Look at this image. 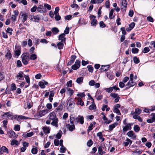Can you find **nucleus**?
<instances>
[{
	"label": "nucleus",
	"instance_id": "1",
	"mask_svg": "<svg viewBox=\"0 0 155 155\" xmlns=\"http://www.w3.org/2000/svg\"><path fill=\"white\" fill-rule=\"evenodd\" d=\"M74 103L71 99H69L67 102V107L68 110H71L74 107Z\"/></svg>",
	"mask_w": 155,
	"mask_h": 155
},
{
	"label": "nucleus",
	"instance_id": "2",
	"mask_svg": "<svg viewBox=\"0 0 155 155\" xmlns=\"http://www.w3.org/2000/svg\"><path fill=\"white\" fill-rule=\"evenodd\" d=\"M20 16L21 18H22V22L24 24L28 18V14L25 11H21L20 13Z\"/></svg>",
	"mask_w": 155,
	"mask_h": 155
},
{
	"label": "nucleus",
	"instance_id": "3",
	"mask_svg": "<svg viewBox=\"0 0 155 155\" xmlns=\"http://www.w3.org/2000/svg\"><path fill=\"white\" fill-rule=\"evenodd\" d=\"M127 5V2L126 0H123L122 1V4L121 10L123 12V14L125 13V11L126 10Z\"/></svg>",
	"mask_w": 155,
	"mask_h": 155
},
{
	"label": "nucleus",
	"instance_id": "4",
	"mask_svg": "<svg viewBox=\"0 0 155 155\" xmlns=\"http://www.w3.org/2000/svg\"><path fill=\"white\" fill-rule=\"evenodd\" d=\"M21 47L20 46L16 45L15 50V54L18 58L20 54Z\"/></svg>",
	"mask_w": 155,
	"mask_h": 155
},
{
	"label": "nucleus",
	"instance_id": "5",
	"mask_svg": "<svg viewBox=\"0 0 155 155\" xmlns=\"http://www.w3.org/2000/svg\"><path fill=\"white\" fill-rule=\"evenodd\" d=\"M65 104L64 101H61L58 107L56 109L55 111L56 112H60L62 111L64 105Z\"/></svg>",
	"mask_w": 155,
	"mask_h": 155
},
{
	"label": "nucleus",
	"instance_id": "6",
	"mask_svg": "<svg viewBox=\"0 0 155 155\" xmlns=\"http://www.w3.org/2000/svg\"><path fill=\"white\" fill-rule=\"evenodd\" d=\"M80 61L77 60L75 62V64L72 66L71 68L73 70H76L80 67Z\"/></svg>",
	"mask_w": 155,
	"mask_h": 155
},
{
	"label": "nucleus",
	"instance_id": "7",
	"mask_svg": "<svg viewBox=\"0 0 155 155\" xmlns=\"http://www.w3.org/2000/svg\"><path fill=\"white\" fill-rule=\"evenodd\" d=\"M84 118L83 116L78 115L77 117H76V123L77 124L80 123L81 124H82L84 123Z\"/></svg>",
	"mask_w": 155,
	"mask_h": 155
},
{
	"label": "nucleus",
	"instance_id": "8",
	"mask_svg": "<svg viewBox=\"0 0 155 155\" xmlns=\"http://www.w3.org/2000/svg\"><path fill=\"white\" fill-rule=\"evenodd\" d=\"M24 73L22 71H20L18 74L16 76L15 78H17V79L19 80H23L24 78H23Z\"/></svg>",
	"mask_w": 155,
	"mask_h": 155
},
{
	"label": "nucleus",
	"instance_id": "9",
	"mask_svg": "<svg viewBox=\"0 0 155 155\" xmlns=\"http://www.w3.org/2000/svg\"><path fill=\"white\" fill-rule=\"evenodd\" d=\"M37 11L38 12L42 13H45L47 12V10L46 8H44L42 5H39L37 8Z\"/></svg>",
	"mask_w": 155,
	"mask_h": 155
},
{
	"label": "nucleus",
	"instance_id": "10",
	"mask_svg": "<svg viewBox=\"0 0 155 155\" xmlns=\"http://www.w3.org/2000/svg\"><path fill=\"white\" fill-rule=\"evenodd\" d=\"M14 15H12L11 19L12 21H15L18 15L19 12L18 10H14Z\"/></svg>",
	"mask_w": 155,
	"mask_h": 155
},
{
	"label": "nucleus",
	"instance_id": "11",
	"mask_svg": "<svg viewBox=\"0 0 155 155\" xmlns=\"http://www.w3.org/2000/svg\"><path fill=\"white\" fill-rule=\"evenodd\" d=\"M43 81H40L39 82V86L42 88H44L45 87V85H47L48 82L45 80H43Z\"/></svg>",
	"mask_w": 155,
	"mask_h": 155
},
{
	"label": "nucleus",
	"instance_id": "12",
	"mask_svg": "<svg viewBox=\"0 0 155 155\" xmlns=\"http://www.w3.org/2000/svg\"><path fill=\"white\" fill-rule=\"evenodd\" d=\"M48 112L49 110L47 109L40 111L38 113V116L40 117H41L48 113Z\"/></svg>",
	"mask_w": 155,
	"mask_h": 155
},
{
	"label": "nucleus",
	"instance_id": "13",
	"mask_svg": "<svg viewBox=\"0 0 155 155\" xmlns=\"http://www.w3.org/2000/svg\"><path fill=\"white\" fill-rule=\"evenodd\" d=\"M151 115L152 116L151 119H147V122L149 123L155 122V113H152Z\"/></svg>",
	"mask_w": 155,
	"mask_h": 155
},
{
	"label": "nucleus",
	"instance_id": "14",
	"mask_svg": "<svg viewBox=\"0 0 155 155\" xmlns=\"http://www.w3.org/2000/svg\"><path fill=\"white\" fill-rule=\"evenodd\" d=\"M15 118H17V120L18 121H19L20 120H25L28 118L27 117L22 115H15Z\"/></svg>",
	"mask_w": 155,
	"mask_h": 155
},
{
	"label": "nucleus",
	"instance_id": "15",
	"mask_svg": "<svg viewBox=\"0 0 155 155\" xmlns=\"http://www.w3.org/2000/svg\"><path fill=\"white\" fill-rule=\"evenodd\" d=\"M65 36V34L64 33H62L60 35L58 36V40H61L62 42H65L66 38H64Z\"/></svg>",
	"mask_w": 155,
	"mask_h": 155
},
{
	"label": "nucleus",
	"instance_id": "16",
	"mask_svg": "<svg viewBox=\"0 0 155 155\" xmlns=\"http://www.w3.org/2000/svg\"><path fill=\"white\" fill-rule=\"evenodd\" d=\"M5 57L7 59L8 58L9 60H10L12 57V54L10 50L8 49L7 50V52L5 55Z\"/></svg>",
	"mask_w": 155,
	"mask_h": 155
},
{
	"label": "nucleus",
	"instance_id": "17",
	"mask_svg": "<svg viewBox=\"0 0 155 155\" xmlns=\"http://www.w3.org/2000/svg\"><path fill=\"white\" fill-rule=\"evenodd\" d=\"M66 127L71 131H73L75 129V126L74 124L71 125L69 124H66Z\"/></svg>",
	"mask_w": 155,
	"mask_h": 155
},
{
	"label": "nucleus",
	"instance_id": "18",
	"mask_svg": "<svg viewBox=\"0 0 155 155\" xmlns=\"http://www.w3.org/2000/svg\"><path fill=\"white\" fill-rule=\"evenodd\" d=\"M131 129V124H130L129 123L127 124V125L123 128V131L125 132L127 131L128 130Z\"/></svg>",
	"mask_w": 155,
	"mask_h": 155
},
{
	"label": "nucleus",
	"instance_id": "19",
	"mask_svg": "<svg viewBox=\"0 0 155 155\" xmlns=\"http://www.w3.org/2000/svg\"><path fill=\"white\" fill-rule=\"evenodd\" d=\"M42 129L45 135H46L47 134L49 133L50 132V130L48 127H44L42 128Z\"/></svg>",
	"mask_w": 155,
	"mask_h": 155
},
{
	"label": "nucleus",
	"instance_id": "20",
	"mask_svg": "<svg viewBox=\"0 0 155 155\" xmlns=\"http://www.w3.org/2000/svg\"><path fill=\"white\" fill-rule=\"evenodd\" d=\"M52 120V122L51 123V124L53 126H55L56 127H58V118H56Z\"/></svg>",
	"mask_w": 155,
	"mask_h": 155
},
{
	"label": "nucleus",
	"instance_id": "21",
	"mask_svg": "<svg viewBox=\"0 0 155 155\" xmlns=\"http://www.w3.org/2000/svg\"><path fill=\"white\" fill-rule=\"evenodd\" d=\"M41 16L39 15H34V21L38 22V21L41 19Z\"/></svg>",
	"mask_w": 155,
	"mask_h": 155
},
{
	"label": "nucleus",
	"instance_id": "22",
	"mask_svg": "<svg viewBox=\"0 0 155 155\" xmlns=\"http://www.w3.org/2000/svg\"><path fill=\"white\" fill-rule=\"evenodd\" d=\"M56 114L54 112L51 113L49 114V119L53 120L56 118Z\"/></svg>",
	"mask_w": 155,
	"mask_h": 155
},
{
	"label": "nucleus",
	"instance_id": "23",
	"mask_svg": "<svg viewBox=\"0 0 155 155\" xmlns=\"http://www.w3.org/2000/svg\"><path fill=\"white\" fill-rule=\"evenodd\" d=\"M19 143L18 141L15 139L12 140L11 143V145L12 146H14L15 145L16 146H18V145Z\"/></svg>",
	"mask_w": 155,
	"mask_h": 155
},
{
	"label": "nucleus",
	"instance_id": "24",
	"mask_svg": "<svg viewBox=\"0 0 155 155\" xmlns=\"http://www.w3.org/2000/svg\"><path fill=\"white\" fill-rule=\"evenodd\" d=\"M141 112V110L139 108H137L135 109V112L133 113H131V114L133 116L134 115H136L135 114H137V115H139Z\"/></svg>",
	"mask_w": 155,
	"mask_h": 155
},
{
	"label": "nucleus",
	"instance_id": "25",
	"mask_svg": "<svg viewBox=\"0 0 155 155\" xmlns=\"http://www.w3.org/2000/svg\"><path fill=\"white\" fill-rule=\"evenodd\" d=\"M76 120V117H74L73 115H71L70 116V123L71 124H74V120Z\"/></svg>",
	"mask_w": 155,
	"mask_h": 155
},
{
	"label": "nucleus",
	"instance_id": "26",
	"mask_svg": "<svg viewBox=\"0 0 155 155\" xmlns=\"http://www.w3.org/2000/svg\"><path fill=\"white\" fill-rule=\"evenodd\" d=\"M27 53H23L21 56V58L22 59H25V60H28L29 59V55H27Z\"/></svg>",
	"mask_w": 155,
	"mask_h": 155
},
{
	"label": "nucleus",
	"instance_id": "27",
	"mask_svg": "<svg viewBox=\"0 0 155 155\" xmlns=\"http://www.w3.org/2000/svg\"><path fill=\"white\" fill-rule=\"evenodd\" d=\"M51 30L54 35L57 34L59 32V30L56 27L52 28Z\"/></svg>",
	"mask_w": 155,
	"mask_h": 155
},
{
	"label": "nucleus",
	"instance_id": "28",
	"mask_svg": "<svg viewBox=\"0 0 155 155\" xmlns=\"http://www.w3.org/2000/svg\"><path fill=\"white\" fill-rule=\"evenodd\" d=\"M91 26H93L95 27L97 24V21L96 19H91Z\"/></svg>",
	"mask_w": 155,
	"mask_h": 155
},
{
	"label": "nucleus",
	"instance_id": "29",
	"mask_svg": "<svg viewBox=\"0 0 155 155\" xmlns=\"http://www.w3.org/2000/svg\"><path fill=\"white\" fill-rule=\"evenodd\" d=\"M108 70L107 66L102 65L101 68L100 69V72H101L107 71Z\"/></svg>",
	"mask_w": 155,
	"mask_h": 155
},
{
	"label": "nucleus",
	"instance_id": "30",
	"mask_svg": "<svg viewBox=\"0 0 155 155\" xmlns=\"http://www.w3.org/2000/svg\"><path fill=\"white\" fill-rule=\"evenodd\" d=\"M83 78L82 77H81L77 78L76 81V82L79 84H81L83 81Z\"/></svg>",
	"mask_w": 155,
	"mask_h": 155
},
{
	"label": "nucleus",
	"instance_id": "31",
	"mask_svg": "<svg viewBox=\"0 0 155 155\" xmlns=\"http://www.w3.org/2000/svg\"><path fill=\"white\" fill-rule=\"evenodd\" d=\"M133 118L134 119L138 120L140 122L142 121V119L140 116H139L138 115H134L133 116Z\"/></svg>",
	"mask_w": 155,
	"mask_h": 155
},
{
	"label": "nucleus",
	"instance_id": "32",
	"mask_svg": "<svg viewBox=\"0 0 155 155\" xmlns=\"http://www.w3.org/2000/svg\"><path fill=\"white\" fill-rule=\"evenodd\" d=\"M63 42L61 41V42H59L57 44V46L59 49L60 50L63 48L64 47Z\"/></svg>",
	"mask_w": 155,
	"mask_h": 155
},
{
	"label": "nucleus",
	"instance_id": "33",
	"mask_svg": "<svg viewBox=\"0 0 155 155\" xmlns=\"http://www.w3.org/2000/svg\"><path fill=\"white\" fill-rule=\"evenodd\" d=\"M31 153L34 154H36L38 152V149L37 147L35 146H33V148L31 150Z\"/></svg>",
	"mask_w": 155,
	"mask_h": 155
},
{
	"label": "nucleus",
	"instance_id": "34",
	"mask_svg": "<svg viewBox=\"0 0 155 155\" xmlns=\"http://www.w3.org/2000/svg\"><path fill=\"white\" fill-rule=\"evenodd\" d=\"M78 102L77 103L78 105H80L81 106H83L84 104V102L82 101L81 98L79 97L78 98Z\"/></svg>",
	"mask_w": 155,
	"mask_h": 155
},
{
	"label": "nucleus",
	"instance_id": "35",
	"mask_svg": "<svg viewBox=\"0 0 155 155\" xmlns=\"http://www.w3.org/2000/svg\"><path fill=\"white\" fill-rule=\"evenodd\" d=\"M114 10L113 9H111L109 14V18L110 19H112L115 17L114 15H113Z\"/></svg>",
	"mask_w": 155,
	"mask_h": 155
},
{
	"label": "nucleus",
	"instance_id": "36",
	"mask_svg": "<svg viewBox=\"0 0 155 155\" xmlns=\"http://www.w3.org/2000/svg\"><path fill=\"white\" fill-rule=\"evenodd\" d=\"M117 124L116 123H114L110 125L109 126V130H112Z\"/></svg>",
	"mask_w": 155,
	"mask_h": 155
},
{
	"label": "nucleus",
	"instance_id": "37",
	"mask_svg": "<svg viewBox=\"0 0 155 155\" xmlns=\"http://www.w3.org/2000/svg\"><path fill=\"white\" fill-rule=\"evenodd\" d=\"M37 55L34 54H31L29 58V59L31 60H35L37 59Z\"/></svg>",
	"mask_w": 155,
	"mask_h": 155
},
{
	"label": "nucleus",
	"instance_id": "38",
	"mask_svg": "<svg viewBox=\"0 0 155 155\" xmlns=\"http://www.w3.org/2000/svg\"><path fill=\"white\" fill-rule=\"evenodd\" d=\"M134 129L135 132H137L139 131L140 128L137 125H135L134 126Z\"/></svg>",
	"mask_w": 155,
	"mask_h": 155
},
{
	"label": "nucleus",
	"instance_id": "39",
	"mask_svg": "<svg viewBox=\"0 0 155 155\" xmlns=\"http://www.w3.org/2000/svg\"><path fill=\"white\" fill-rule=\"evenodd\" d=\"M133 60L135 64H138L140 62V60L139 59L136 57H134L133 58Z\"/></svg>",
	"mask_w": 155,
	"mask_h": 155
},
{
	"label": "nucleus",
	"instance_id": "40",
	"mask_svg": "<svg viewBox=\"0 0 155 155\" xmlns=\"http://www.w3.org/2000/svg\"><path fill=\"white\" fill-rule=\"evenodd\" d=\"M150 49L149 48V47H145L144 48L143 50L142 51V52L146 53L150 51Z\"/></svg>",
	"mask_w": 155,
	"mask_h": 155
},
{
	"label": "nucleus",
	"instance_id": "41",
	"mask_svg": "<svg viewBox=\"0 0 155 155\" xmlns=\"http://www.w3.org/2000/svg\"><path fill=\"white\" fill-rule=\"evenodd\" d=\"M34 134L33 132H31L29 133L25 132L24 133L22 136H33Z\"/></svg>",
	"mask_w": 155,
	"mask_h": 155
},
{
	"label": "nucleus",
	"instance_id": "42",
	"mask_svg": "<svg viewBox=\"0 0 155 155\" xmlns=\"http://www.w3.org/2000/svg\"><path fill=\"white\" fill-rule=\"evenodd\" d=\"M66 151V148L63 146H61L60 148V152L61 153H64Z\"/></svg>",
	"mask_w": 155,
	"mask_h": 155
},
{
	"label": "nucleus",
	"instance_id": "43",
	"mask_svg": "<svg viewBox=\"0 0 155 155\" xmlns=\"http://www.w3.org/2000/svg\"><path fill=\"white\" fill-rule=\"evenodd\" d=\"M13 29L10 28H8L7 29L6 32L8 33H9L10 35H12V31Z\"/></svg>",
	"mask_w": 155,
	"mask_h": 155
},
{
	"label": "nucleus",
	"instance_id": "44",
	"mask_svg": "<svg viewBox=\"0 0 155 155\" xmlns=\"http://www.w3.org/2000/svg\"><path fill=\"white\" fill-rule=\"evenodd\" d=\"M96 108V106L95 104H93L90 105L89 107V109L90 110H94Z\"/></svg>",
	"mask_w": 155,
	"mask_h": 155
},
{
	"label": "nucleus",
	"instance_id": "45",
	"mask_svg": "<svg viewBox=\"0 0 155 155\" xmlns=\"http://www.w3.org/2000/svg\"><path fill=\"white\" fill-rule=\"evenodd\" d=\"M132 52L133 54L137 53L139 51V49L136 48L132 49Z\"/></svg>",
	"mask_w": 155,
	"mask_h": 155
},
{
	"label": "nucleus",
	"instance_id": "46",
	"mask_svg": "<svg viewBox=\"0 0 155 155\" xmlns=\"http://www.w3.org/2000/svg\"><path fill=\"white\" fill-rule=\"evenodd\" d=\"M100 27L101 28H104L106 27V25L102 21H101L99 22Z\"/></svg>",
	"mask_w": 155,
	"mask_h": 155
},
{
	"label": "nucleus",
	"instance_id": "47",
	"mask_svg": "<svg viewBox=\"0 0 155 155\" xmlns=\"http://www.w3.org/2000/svg\"><path fill=\"white\" fill-rule=\"evenodd\" d=\"M113 111L117 114L118 115H120L121 114L120 110L117 108H114Z\"/></svg>",
	"mask_w": 155,
	"mask_h": 155
},
{
	"label": "nucleus",
	"instance_id": "48",
	"mask_svg": "<svg viewBox=\"0 0 155 155\" xmlns=\"http://www.w3.org/2000/svg\"><path fill=\"white\" fill-rule=\"evenodd\" d=\"M88 70L91 72H92L93 71L94 68L91 65H88L87 66Z\"/></svg>",
	"mask_w": 155,
	"mask_h": 155
},
{
	"label": "nucleus",
	"instance_id": "49",
	"mask_svg": "<svg viewBox=\"0 0 155 155\" xmlns=\"http://www.w3.org/2000/svg\"><path fill=\"white\" fill-rule=\"evenodd\" d=\"M67 91H68V93L70 94V96H71L74 93V91L71 88L69 87L68 88Z\"/></svg>",
	"mask_w": 155,
	"mask_h": 155
},
{
	"label": "nucleus",
	"instance_id": "50",
	"mask_svg": "<svg viewBox=\"0 0 155 155\" xmlns=\"http://www.w3.org/2000/svg\"><path fill=\"white\" fill-rule=\"evenodd\" d=\"M44 8H47L48 10H50L51 8V5L47 3L44 4Z\"/></svg>",
	"mask_w": 155,
	"mask_h": 155
},
{
	"label": "nucleus",
	"instance_id": "51",
	"mask_svg": "<svg viewBox=\"0 0 155 155\" xmlns=\"http://www.w3.org/2000/svg\"><path fill=\"white\" fill-rule=\"evenodd\" d=\"M95 81L94 80H91L89 82V84L91 86H93L95 84Z\"/></svg>",
	"mask_w": 155,
	"mask_h": 155
},
{
	"label": "nucleus",
	"instance_id": "52",
	"mask_svg": "<svg viewBox=\"0 0 155 155\" xmlns=\"http://www.w3.org/2000/svg\"><path fill=\"white\" fill-rule=\"evenodd\" d=\"M11 89L12 91H14L16 89V87L15 84L14 83H12L11 84Z\"/></svg>",
	"mask_w": 155,
	"mask_h": 155
},
{
	"label": "nucleus",
	"instance_id": "53",
	"mask_svg": "<svg viewBox=\"0 0 155 155\" xmlns=\"http://www.w3.org/2000/svg\"><path fill=\"white\" fill-rule=\"evenodd\" d=\"M93 142L92 140H89L87 143V145L88 147H91L93 144Z\"/></svg>",
	"mask_w": 155,
	"mask_h": 155
},
{
	"label": "nucleus",
	"instance_id": "54",
	"mask_svg": "<svg viewBox=\"0 0 155 155\" xmlns=\"http://www.w3.org/2000/svg\"><path fill=\"white\" fill-rule=\"evenodd\" d=\"M1 148L4 152L8 153V149L5 147L3 146Z\"/></svg>",
	"mask_w": 155,
	"mask_h": 155
},
{
	"label": "nucleus",
	"instance_id": "55",
	"mask_svg": "<svg viewBox=\"0 0 155 155\" xmlns=\"http://www.w3.org/2000/svg\"><path fill=\"white\" fill-rule=\"evenodd\" d=\"M110 96L114 98H116L119 96L117 94L112 93L110 94Z\"/></svg>",
	"mask_w": 155,
	"mask_h": 155
},
{
	"label": "nucleus",
	"instance_id": "56",
	"mask_svg": "<svg viewBox=\"0 0 155 155\" xmlns=\"http://www.w3.org/2000/svg\"><path fill=\"white\" fill-rule=\"evenodd\" d=\"M128 83H130L129 85L131 87L133 86L136 84L135 83H134L133 81H129Z\"/></svg>",
	"mask_w": 155,
	"mask_h": 155
},
{
	"label": "nucleus",
	"instance_id": "57",
	"mask_svg": "<svg viewBox=\"0 0 155 155\" xmlns=\"http://www.w3.org/2000/svg\"><path fill=\"white\" fill-rule=\"evenodd\" d=\"M20 126L19 125H15L14 127V130L15 131H19L20 130Z\"/></svg>",
	"mask_w": 155,
	"mask_h": 155
},
{
	"label": "nucleus",
	"instance_id": "58",
	"mask_svg": "<svg viewBox=\"0 0 155 155\" xmlns=\"http://www.w3.org/2000/svg\"><path fill=\"white\" fill-rule=\"evenodd\" d=\"M59 10V8L58 7H56L55 8V11L54 12V15H58V12Z\"/></svg>",
	"mask_w": 155,
	"mask_h": 155
},
{
	"label": "nucleus",
	"instance_id": "59",
	"mask_svg": "<svg viewBox=\"0 0 155 155\" xmlns=\"http://www.w3.org/2000/svg\"><path fill=\"white\" fill-rule=\"evenodd\" d=\"M22 66L20 60H18L17 62V67H20Z\"/></svg>",
	"mask_w": 155,
	"mask_h": 155
},
{
	"label": "nucleus",
	"instance_id": "60",
	"mask_svg": "<svg viewBox=\"0 0 155 155\" xmlns=\"http://www.w3.org/2000/svg\"><path fill=\"white\" fill-rule=\"evenodd\" d=\"M27 107L28 109H30L32 106V104L29 101L27 102Z\"/></svg>",
	"mask_w": 155,
	"mask_h": 155
},
{
	"label": "nucleus",
	"instance_id": "61",
	"mask_svg": "<svg viewBox=\"0 0 155 155\" xmlns=\"http://www.w3.org/2000/svg\"><path fill=\"white\" fill-rule=\"evenodd\" d=\"M22 61L23 63L25 65H27L28 63V60L22 59Z\"/></svg>",
	"mask_w": 155,
	"mask_h": 155
},
{
	"label": "nucleus",
	"instance_id": "62",
	"mask_svg": "<svg viewBox=\"0 0 155 155\" xmlns=\"http://www.w3.org/2000/svg\"><path fill=\"white\" fill-rule=\"evenodd\" d=\"M110 2L109 0L107 1L105 3V5L107 8H110Z\"/></svg>",
	"mask_w": 155,
	"mask_h": 155
},
{
	"label": "nucleus",
	"instance_id": "63",
	"mask_svg": "<svg viewBox=\"0 0 155 155\" xmlns=\"http://www.w3.org/2000/svg\"><path fill=\"white\" fill-rule=\"evenodd\" d=\"M69 29L68 27H67L64 31V34H68L69 33Z\"/></svg>",
	"mask_w": 155,
	"mask_h": 155
},
{
	"label": "nucleus",
	"instance_id": "64",
	"mask_svg": "<svg viewBox=\"0 0 155 155\" xmlns=\"http://www.w3.org/2000/svg\"><path fill=\"white\" fill-rule=\"evenodd\" d=\"M123 81L122 82L120 81L119 83V87L121 88H123L125 86V84Z\"/></svg>",
	"mask_w": 155,
	"mask_h": 155
}]
</instances>
